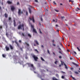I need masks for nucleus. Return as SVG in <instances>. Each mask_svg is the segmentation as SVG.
Returning <instances> with one entry per match:
<instances>
[{
  "label": "nucleus",
  "mask_w": 80,
  "mask_h": 80,
  "mask_svg": "<svg viewBox=\"0 0 80 80\" xmlns=\"http://www.w3.org/2000/svg\"><path fill=\"white\" fill-rule=\"evenodd\" d=\"M22 28L23 31H24V24H22V25H19L18 27V29H21V30H22Z\"/></svg>",
  "instance_id": "1"
},
{
  "label": "nucleus",
  "mask_w": 80,
  "mask_h": 80,
  "mask_svg": "<svg viewBox=\"0 0 80 80\" xmlns=\"http://www.w3.org/2000/svg\"><path fill=\"white\" fill-rule=\"evenodd\" d=\"M31 28H32L33 30L32 32H34L35 33H37V31L36 30V29H35L34 28V26H33V25H31Z\"/></svg>",
  "instance_id": "2"
},
{
  "label": "nucleus",
  "mask_w": 80,
  "mask_h": 80,
  "mask_svg": "<svg viewBox=\"0 0 80 80\" xmlns=\"http://www.w3.org/2000/svg\"><path fill=\"white\" fill-rule=\"evenodd\" d=\"M32 57H33L34 60L36 61V62H37V60L38 59V57L36 56H35V55H32Z\"/></svg>",
  "instance_id": "3"
},
{
  "label": "nucleus",
  "mask_w": 80,
  "mask_h": 80,
  "mask_svg": "<svg viewBox=\"0 0 80 80\" xmlns=\"http://www.w3.org/2000/svg\"><path fill=\"white\" fill-rule=\"evenodd\" d=\"M15 9V8L13 6H11V10L12 12H13Z\"/></svg>",
  "instance_id": "4"
},
{
  "label": "nucleus",
  "mask_w": 80,
  "mask_h": 80,
  "mask_svg": "<svg viewBox=\"0 0 80 80\" xmlns=\"http://www.w3.org/2000/svg\"><path fill=\"white\" fill-rule=\"evenodd\" d=\"M28 65L29 67H31L32 68H34V66H33V64H32L30 63H28Z\"/></svg>",
  "instance_id": "5"
},
{
  "label": "nucleus",
  "mask_w": 80,
  "mask_h": 80,
  "mask_svg": "<svg viewBox=\"0 0 80 80\" xmlns=\"http://www.w3.org/2000/svg\"><path fill=\"white\" fill-rule=\"evenodd\" d=\"M29 20H32L33 23H35V20H34V17L32 16V18L29 17Z\"/></svg>",
  "instance_id": "6"
},
{
  "label": "nucleus",
  "mask_w": 80,
  "mask_h": 80,
  "mask_svg": "<svg viewBox=\"0 0 80 80\" xmlns=\"http://www.w3.org/2000/svg\"><path fill=\"white\" fill-rule=\"evenodd\" d=\"M5 48L6 51H8V50H10V48H9V47H8V46H7L5 47Z\"/></svg>",
  "instance_id": "7"
},
{
  "label": "nucleus",
  "mask_w": 80,
  "mask_h": 80,
  "mask_svg": "<svg viewBox=\"0 0 80 80\" xmlns=\"http://www.w3.org/2000/svg\"><path fill=\"white\" fill-rule=\"evenodd\" d=\"M7 3H8V4H9V5L10 4H12V2L10 1H8L7 2Z\"/></svg>",
  "instance_id": "8"
},
{
  "label": "nucleus",
  "mask_w": 80,
  "mask_h": 80,
  "mask_svg": "<svg viewBox=\"0 0 80 80\" xmlns=\"http://www.w3.org/2000/svg\"><path fill=\"white\" fill-rule=\"evenodd\" d=\"M18 13L19 15H20L21 14V10L20 9H18Z\"/></svg>",
  "instance_id": "9"
},
{
  "label": "nucleus",
  "mask_w": 80,
  "mask_h": 80,
  "mask_svg": "<svg viewBox=\"0 0 80 80\" xmlns=\"http://www.w3.org/2000/svg\"><path fill=\"white\" fill-rule=\"evenodd\" d=\"M72 64L76 66V67H78V65L74 62H72Z\"/></svg>",
  "instance_id": "10"
},
{
  "label": "nucleus",
  "mask_w": 80,
  "mask_h": 80,
  "mask_svg": "<svg viewBox=\"0 0 80 80\" xmlns=\"http://www.w3.org/2000/svg\"><path fill=\"white\" fill-rule=\"evenodd\" d=\"M34 42L35 43H36V44L38 45H39V43L38 42V41L35 40L34 41Z\"/></svg>",
  "instance_id": "11"
},
{
  "label": "nucleus",
  "mask_w": 80,
  "mask_h": 80,
  "mask_svg": "<svg viewBox=\"0 0 80 80\" xmlns=\"http://www.w3.org/2000/svg\"><path fill=\"white\" fill-rule=\"evenodd\" d=\"M9 47H10V48L11 49V50H13V47L12 46V45L10 44L9 45Z\"/></svg>",
  "instance_id": "12"
},
{
  "label": "nucleus",
  "mask_w": 80,
  "mask_h": 80,
  "mask_svg": "<svg viewBox=\"0 0 80 80\" xmlns=\"http://www.w3.org/2000/svg\"><path fill=\"white\" fill-rule=\"evenodd\" d=\"M13 22H14V27H16V22H15V20H13Z\"/></svg>",
  "instance_id": "13"
},
{
  "label": "nucleus",
  "mask_w": 80,
  "mask_h": 80,
  "mask_svg": "<svg viewBox=\"0 0 80 80\" xmlns=\"http://www.w3.org/2000/svg\"><path fill=\"white\" fill-rule=\"evenodd\" d=\"M28 36L29 38H32V36L29 33L28 34Z\"/></svg>",
  "instance_id": "14"
},
{
  "label": "nucleus",
  "mask_w": 80,
  "mask_h": 80,
  "mask_svg": "<svg viewBox=\"0 0 80 80\" xmlns=\"http://www.w3.org/2000/svg\"><path fill=\"white\" fill-rule=\"evenodd\" d=\"M52 80H58V79H57V78H55V77H54L52 78Z\"/></svg>",
  "instance_id": "15"
},
{
  "label": "nucleus",
  "mask_w": 80,
  "mask_h": 80,
  "mask_svg": "<svg viewBox=\"0 0 80 80\" xmlns=\"http://www.w3.org/2000/svg\"><path fill=\"white\" fill-rule=\"evenodd\" d=\"M4 16H5V18H7V17H8V15L7 14V13H5L4 14Z\"/></svg>",
  "instance_id": "16"
},
{
  "label": "nucleus",
  "mask_w": 80,
  "mask_h": 80,
  "mask_svg": "<svg viewBox=\"0 0 80 80\" xmlns=\"http://www.w3.org/2000/svg\"><path fill=\"white\" fill-rule=\"evenodd\" d=\"M15 43H16V44H17L18 47L19 46V44L18 43V42H17V41H15Z\"/></svg>",
  "instance_id": "17"
},
{
  "label": "nucleus",
  "mask_w": 80,
  "mask_h": 80,
  "mask_svg": "<svg viewBox=\"0 0 80 80\" xmlns=\"http://www.w3.org/2000/svg\"><path fill=\"white\" fill-rule=\"evenodd\" d=\"M29 11L30 13H32V11H31V9H30V8H29Z\"/></svg>",
  "instance_id": "18"
},
{
  "label": "nucleus",
  "mask_w": 80,
  "mask_h": 80,
  "mask_svg": "<svg viewBox=\"0 0 80 80\" xmlns=\"http://www.w3.org/2000/svg\"><path fill=\"white\" fill-rule=\"evenodd\" d=\"M64 65L65 66V68H66V69H68V67H67V65H66V64H64Z\"/></svg>",
  "instance_id": "19"
},
{
  "label": "nucleus",
  "mask_w": 80,
  "mask_h": 80,
  "mask_svg": "<svg viewBox=\"0 0 80 80\" xmlns=\"http://www.w3.org/2000/svg\"><path fill=\"white\" fill-rule=\"evenodd\" d=\"M41 59L42 60V61H43V62H45V60H44V59H43V58L41 57Z\"/></svg>",
  "instance_id": "20"
},
{
  "label": "nucleus",
  "mask_w": 80,
  "mask_h": 80,
  "mask_svg": "<svg viewBox=\"0 0 80 80\" xmlns=\"http://www.w3.org/2000/svg\"><path fill=\"white\" fill-rule=\"evenodd\" d=\"M2 56L4 58H5V57H6V55L4 54H2Z\"/></svg>",
  "instance_id": "21"
},
{
  "label": "nucleus",
  "mask_w": 80,
  "mask_h": 80,
  "mask_svg": "<svg viewBox=\"0 0 80 80\" xmlns=\"http://www.w3.org/2000/svg\"><path fill=\"white\" fill-rule=\"evenodd\" d=\"M25 44H26L27 46V47H29V44L27 43V42H25Z\"/></svg>",
  "instance_id": "22"
},
{
  "label": "nucleus",
  "mask_w": 80,
  "mask_h": 80,
  "mask_svg": "<svg viewBox=\"0 0 80 80\" xmlns=\"http://www.w3.org/2000/svg\"><path fill=\"white\" fill-rule=\"evenodd\" d=\"M47 52L48 54H49V55H50V51H49V50L48 49L47 50Z\"/></svg>",
  "instance_id": "23"
},
{
  "label": "nucleus",
  "mask_w": 80,
  "mask_h": 80,
  "mask_svg": "<svg viewBox=\"0 0 80 80\" xmlns=\"http://www.w3.org/2000/svg\"><path fill=\"white\" fill-rule=\"evenodd\" d=\"M57 63H58V61H56L54 62V63L56 64V65H57Z\"/></svg>",
  "instance_id": "24"
},
{
  "label": "nucleus",
  "mask_w": 80,
  "mask_h": 80,
  "mask_svg": "<svg viewBox=\"0 0 80 80\" xmlns=\"http://www.w3.org/2000/svg\"><path fill=\"white\" fill-rule=\"evenodd\" d=\"M34 51H36L38 53H39V52L38 51V50H37V49H34Z\"/></svg>",
  "instance_id": "25"
},
{
  "label": "nucleus",
  "mask_w": 80,
  "mask_h": 80,
  "mask_svg": "<svg viewBox=\"0 0 80 80\" xmlns=\"http://www.w3.org/2000/svg\"><path fill=\"white\" fill-rule=\"evenodd\" d=\"M61 18L62 20H63V18H65V17L64 16H63V17L61 16Z\"/></svg>",
  "instance_id": "26"
},
{
  "label": "nucleus",
  "mask_w": 80,
  "mask_h": 80,
  "mask_svg": "<svg viewBox=\"0 0 80 80\" xmlns=\"http://www.w3.org/2000/svg\"><path fill=\"white\" fill-rule=\"evenodd\" d=\"M8 20H9V21H11V20H12V18L10 17H9Z\"/></svg>",
  "instance_id": "27"
},
{
  "label": "nucleus",
  "mask_w": 80,
  "mask_h": 80,
  "mask_svg": "<svg viewBox=\"0 0 80 80\" xmlns=\"http://www.w3.org/2000/svg\"><path fill=\"white\" fill-rule=\"evenodd\" d=\"M77 49H78V51L79 52H80V49L78 47H77Z\"/></svg>",
  "instance_id": "28"
},
{
  "label": "nucleus",
  "mask_w": 80,
  "mask_h": 80,
  "mask_svg": "<svg viewBox=\"0 0 80 80\" xmlns=\"http://www.w3.org/2000/svg\"><path fill=\"white\" fill-rule=\"evenodd\" d=\"M17 5H20V3H19V2H17Z\"/></svg>",
  "instance_id": "29"
},
{
  "label": "nucleus",
  "mask_w": 80,
  "mask_h": 80,
  "mask_svg": "<svg viewBox=\"0 0 80 80\" xmlns=\"http://www.w3.org/2000/svg\"><path fill=\"white\" fill-rule=\"evenodd\" d=\"M52 43H54L55 42V40H52Z\"/></svg>",
  "instance_id": "30"
},
{
  "label": "nucleus",
  "mask_w": 80,
  "mask_h": 80,
  "mask_svg": "<svg viewBox=\"0 0 80 80\" xmlns=\"http://www.w3.org/2000/svg\"><path fill=\"white\" fill-rule=\"evenodd\" d=\"M53 45L54 46V47H55L56 46V44L53 43H52Z\"/></svg>",
  "instance_id": "31"
},
{
  "label": "nucleus",
  "mask_w": 80,
  "mask_h": 80,
  "mask_svg": "<svg viewBox=\"0 0 80 80\" xmlns=\"http://www.w3.org/2000/svg\"><path fill=\"white\" fill-rule=\"evenodd\" d=\"M75 73H76V74H78L79 73L78 72H75Z\"/></svg>",
  "instance_id": "32"
},
{
  "label": "nucleus",
  "mask_w": 80,
  "mask_h": 80,
  "mask_svg": "<svg viewBox=\"0 0 80 80\" xmlns=\"http://www.w3.org/2000/svg\"><path fill=\"white\" fill-rule=\"evenodd\" d=\"M55 11H56V12H59V11H58V10H57L56 9L55 10Z\"/></svg>",
  "instance_id": "33"
},
{
  "label": "nucleus",
  "mask_w": 80,
  "mask_h": 80,
  "mask_svg": "<svg viewBox=\"0 0 80 80\" xmlns=\"http://www.w3.org/2000/svg\"><path fill=\"white\" fill-rule=\"evenodd\" d=\"M39 31L40 32V33H41V34H42V32L41 31V30H40V29H39Z\"/></svg>",
  "instance_id": "34"
},
{
  "label": "nucleus",
  "mask_w": 80,
  "mask_h": 80,
  "mask_svg": "<svg viewBox=\"0 0 80 80\" xmlns=\"http://www.w3.org/2000/svg\"><path fill=\"white\" fill-rule=\"evenodd\" d=\"M64 77L63 76H62V78L63 79H64Z\"/></svg>",
  "instance_id": "35"
},
{
  "label": "nucleus",
  "mask_w": 80,
  "mask_h": 80,
  "mask_svg": "<svg viewBox=\"0 0 80 80\" xmlns=\"http://www.w3.org/2000/svg\"><path fill=\"white\" fill-rule=\"evenodd\" d=\"M4 25H5V26L7 25V22H5V23H4Z\"/></svg>",
  "instance_id": "36"
},
{
  "label": "nucleus",
  "mask_w": 80,
  "mask_h": 80,
  "mask_svg": "<svg viewBox=\"0 0 80 80\" xmlns=\"http://www.w3.org/2000/svg\"><path fill=\"white\" fill-rule=\"evenodd\" d=\"M58 49L59 50H62V49H61V48H58Z\"/></svg>",
  "instance_id": "37"
},
{
  "label": "nucleus",
  "mask_w": 80,
  "mask_h": 80,
  "mask_svg": "<svg viewBox=\"0 0 80 80\" xmlns=\"http://www.w3.org/2000/svg\"><path fill=\"white\" fill-rule=\"evenodd\" d=\"M41 20L42 21V22H43V18H41Z\"/></svg>",
  "instance_id": "38"
},
{
  "label": "nucleus",
  "mask_w": 80,
  "mask_h": 80,
  "mask_svg": "<svg viewBox=\"0 0 80 80\" xmlns=\"http://www.w3.org/2000/svg\"><path fill=\"white\" fill-rule=\"evenodd\" d=\"M41 47H42V48H44V46H43V45H41Z\"/></svg>",
  "instance_id": "39"
},
{
  "label": "nucleus",
  "mask_w": 80,
  "mask_h": 80,
  "mask_svg": "<svg viewBox=\"0 0 80 80\" xmlns=\"http://www.w3.org/2000/svg\"><path fill=\"white\" fill-rule=\"evenodd\" d=\"M2 39L3 40H5V38L4 37L2 38Z\"/></svg>",
  "instance_id": "40"
},
{
  "label": "nucleus",
  "mask_w": 80,
  "mask_h": 80,
  "mask_svg": "<svg viewBox=\"0 0 80 80\" xmlns=\"http://www.w3.org/2000/svg\"><path fill=\"white\" fill-rule=\"evenodd\" d=\"M59 58H62V56H59Z\"/></svg>",
  "instance_id": "41"
},
{
  "label": "nucleus",
  "mask_w": 80,
  "mask_h": 80,
  "mask_svg": "<svg viewBox=\"0 0 80 80\" xmlns=\"http://www.w3.org/2000/svg\"><path fill=\"white\" fill-rule=\"evenodd\" d=\"M2 26H0V29H2Z\"/></svg>",
  "instance_id": "42"
},
{
  "label": "nucleus",
  "mask_w": 80,
  "mask_h": 80,
  "mask_svg": "<svg viewBox=\"0 0 80 80\" xmlns=\"http://www.w3.org/2000/svg\"><path fill=\"white\" fill-rule=\"evenodd\" d=\"M70 60H73V58L72 57H70Z\"/></svg>",
  "instance_id": "43"
},
{
  "label": "nucleus",
  "mask_w": 80,
  "mask_h": 80,
  "mask_svg": "<svg viewBox=\"0 0 80 80\" xmlns=\"http://www.w3.org/2000/svg\"><path fill=\"white\" fill-rule=\"evenodd\" d=\"M26 15H28V12H26Z\"/></svg>",
  "instance_id": "44"
},
{
  "label": "nucleus",
  "mask_w": 80,
  "mask_h": 80,
  "mask_svg": "<svg viewBox=\"0 0 80 80\" xmlns=\"http://www.w3.org/2000/svg\"><path fill=\"white\" fill-rule=\"evenodd\" d=\"M53 3L54 4H55V5H56L57 4L55 1L53 2Z\"/></svg>",
  "instance_id": "45"
},
{
  "label": "nucleus",
  "mask_w": 80,
  "mask_h": 80,
  "mask_svg": "<svg viewBox=\"0 0 80 80\" xmlns=\"http://www.w3.org/2000/svg\"><path fill=\"white\" fill-rule=\"evenodd\" d=\"M22 36H23V37H24L25 36V35H24V34H23V33H22Z\"/></svg>",
  "instance_id": "46"
},
{
  "label": "nucleus",
  "mask_w": 80,
  "mask_h": 80,
  "mask_svg": "<svg viewBox=\"0 0 80 80\" xmlns=\"http://www.w3.org/2000/svg\"><path fill=\"white\" fill-rule=\"evenodd\" d=\"M77 9H78V10H80V8H77Z\"/></svg>",
  "instance_id": "47"
},
{
  "label": "nucleus",
  "mask_w": 80,
  "mask_h": 80,
  "mask_svg": "<svg viewBox=\"0 0 80 80\" xmlns=\"http://www.w3.org/2000/svg\"><path fill=\"white\" fill-rule=\"evenodd\" d=\"M19 43H21V42H22V41H21V40H19Z\"/></svg>",
  "instance_id": "48"
},
{
  "label": "nucleus",
  "mask_w": 80,
  "mask_h": 80,
  "mask_svg": "<svg viewBox=\"0 0 80 80\" xmlns=\"http://www.w3.org/2000/svg\"><path fill=\"white\" fill-rule=\"evenodd\" d=\"M74 53L76 55V54H77V52H74Z\"/></svg>",
  "instance_id": "49"
},
{
  "label": "nucleus",
  "mask_w": 80,
  "mask_h": 80,
  "mask_svg": "<svg viewBox=\"0 0 80 80\" xmlns=\"http://www.w3.org/2000/svg\"><path fill=\"white\" fill-rule=\"evenodd\" d=\"M6 28H8V26L7 25L6 26Z\"/></svg>",
  "instance_id": "50"
},
{
  "label": "nucleus",
  "mask_w": 80,
  "mask_h": 80,
  "mask_svg": "<svg viewBox=\"0 0 80 80\" xmlns=\"http://www.w3.org/2000/svg\"><path fill=\"white\" fill-rule=\"evenodd\" d=\"M35 2H38V0H35Z\"/></svg>",
  "instance_id": "51"
},
{
  "label": "nucleus",
  "mask_w": 80,
  "mask_h": 80,
  "mask_svg": "<svg viewBox=\"0 0 80 80\" xmlns=\"http://www.w3.org/2000/svg\"><path fill=\"white\" fill-rule=\"evenodd\" d=\"M52 22H55V19H53L52 20Z\"/></svg>",
  "instance_id": "52"
},
{
  "label": "nucleus",
  "mask_w": 80,
  "mask_h": 80,
  "mask_svg": "<svg viewBox=\"0 0 80 80\" xmlns=\"http://www.w3.org/2000/svg\"><path fill=\"white\" fill-rule=\"evenodd\" d=\"M59 53H62V52L61 51H59Z\"/></svg>",
  "instance_id": "53"
},
{
  "label": "nucleus",
  "mask_w": 80,
  "mask_h": 80,
  "mask_svg": "<svg viewBox=\"0 0 80 80\" xmlns=\"http://www.w3.org/2000/svg\"><path fill=\"white\" fill-rule=\"evenodd\" d=\"M53 54L54 55H55V52H53Z\"/></svg>",
  "instance_id": "54"
},
{
  "label": "nucleus",
  "mask_w": 80,
  "mask_h": 80,
  "mask_svg": "<svg viewBox=\"0 0 80 80\" xmlns=\"http://www.w3.org/2000/svg\"><path fill=\"white\" fill-rule=\"evenodd\" d=\"M60 5H63V4H62V3H60Z\"/></svg>",
  "instance_id": "55"
},
{
  "label": "nucleus",
  "mask_w": 80,
  "mask_h": 80,
  "mask_svg": "<svg viewBox=\"0 0 80 80\" xmlns=\"http://www.w3.org/2000/svg\"><path fill=\"white\" fill-rule=\"evenodd\" d=\"M6 35L7 36H8V33H6Z\"/></svg>",
  "instance_id": "56"
},
{
  "label": "nucleus",
  "mask_w": 80,
  "mask_h": 80,
  "mask_svg": "<svg viewBox=\"0 0 80 80\" xmlns=\"http://www.w3.org/2000/svg\"><path fill=\"white\" fill-rule=\"evenodd\" d=\"M67 51L68 52H70V50L69 49L67 50Z\"/></svg>",
  "instance_id": "57"
},
{
  "label": "nucleus",
  "mask_w": 80,
  "mask_h": 80,
  "mask_svg": "<svg viewBox=\"0 0 80 80\" xmlns=\"http://www.w3.org/2000/svg\"><path fill=\"white\" fill-rule=\"evenodd\" d=\"M34 72L35 73H37V72H35V71H34Z\"/></svg>",
  "instance_id": "58"
},
{
  "label": "nucleus",
  "mask_w": 80,
  "mask_h": 80,
  "mask_svg": "<svg viewBox=\"0 0 80 80\" xmlns=\"http://www.w3.org/2000/svg\"><path fill=\"white\" fill-rule=\"evenodd\" d=\"M56 27H58V25L56 24Z\"/></svg>",
  "instance_id": "59"
},
{
  "label": "nucleus",
  "mask_w": 80,
  "mask_h": 80,
  "mask_svg": "<svg viewBox=\"0 0 80 80\" xmlns=\"http://www.w3.org/2000/svg\"><path fill=\"white\" fill-rule=\"evenodd\" d=\"M62 73H65V72H62Z\"/></svg>",
  "instance_id": "60"
},
{
  "label": "nucleus",
  "mask_w": 80,
  "mask_h": 80,
  "mask_svg": "<svg viewBox=\"0 0 80 80\" xmlns=\"http://www.w3.org/2000/svg\"><path fill=\"white\" fill-rule=\"evenodd\" d=\"M21 13H23V12L22 11L21 12Z\"/></svg>",
  "instance_id": "61"
},
{
  "label": "nucleus",
  "mask_w": 80,
  "mask_h": 80,
  "mask_svg": "<svg viewBox=\"0 0 80 80\" xmlns=\"http://www.w3.org/2000/svg\"><path fill=\"white\" fill-rule=\"evenodd\" d=\"M61 66H62V65L60 64L59 65V67H61Z\"/></svg>",
  "instance_id": "62"
},
{
  "label": "nucleus",
  "mask_w": 80,
  "mask_h": 80,
  "mask_svg": "<svg viewBox=\"0 0 80 80\" xmlns=\"http://www.w3.org/2000/svg\"><path fill=\"white\" fill-rule=\"evenodd\" d=\"M2 9V7H0V10H1Z\"/></svg>",
  "instance_id": "63"
},
{
  "label": "nucleus",
  "mask_w": 80,
  "mask_h": 80,
  "mask_svg": "<svg viewBox=\"0 0 80 80\" xmlns=\"http://www.w3.org/2000/svg\"><path fill=\"white\" fill-rule=\"evenodd\" d=\"M78 72H79V73H80V71L79 70H78Z\"/></svg>",
  "instance_id": "64"
}]
</instances>
